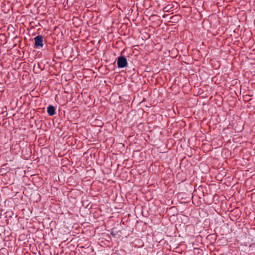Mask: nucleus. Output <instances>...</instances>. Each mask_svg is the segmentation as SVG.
<instances>
[{
    "instance_id": "obj_4",
    "label": "nucleus",
    "mask_w": 255,
    "mask_h": 255,
    "mask_svg": "<svg viewBox=\"0 0 255 255\" xmlns=\"http://www.w3.org/2000/svg\"><path fill=\"white\" fill-rule=\"evenodd\" d=\"M173 6L172 4H168L163 8V10L165 12H171L172 10Z\"/></svg>"
},
{
    "instance_id": "obj_2",
    "label": "nucleus",
    "mask_w": 255,
    "mask_h": 255,
    "mask_svg": "<svg viewBox=\"0 0 255 255\" xmlns=\"http://www.w3.org/2000/svg\"><path fill=\"white\" fill-rule=\"evenodd\" d=\"M128 62L126 57L120 56L117 59V65L119 68H124L127 66Z\"/></svg>"
},
{
    "instance_id": "obj_6",
    "label": "nucleus",
    "mask_w": 255,
    "mask_h": 255,
    "mask_svg": "<svg viewBox=\"0 0 255 255\" xmlns=\"http://www.w3.org/2000/svg\"><path fill=\"white\" fill-rule=\"evenodd\" d=\"M201 195H202L203 196H205V194H204V192H201Z\"/></svg>"
},
{
    "instance_id": "obj_5",
    "label": "nucleus",
    "mask_w": 255,
    "mask_h": 255,
    "mask_svg": "<svg viewBox=\"0 0 255 255\" xmlns=\"http://www.w3.org/2000/svg\"><path fill=\"white\" fill-rule=\"evenodd\" d=\"M192 199L193 200L195 198V195H193V194H192Z\"/></svg>"
},
{
    "instance_id": "obj_1",
    "label": "nucleus",
    "mask_w": 255,
    "mask_h": 255,
    "mask_svg": "<svg viewBox=\"0 0 255 255\" xmlns=\"http://www.w3.org/2000/svg\"><path fill=\"white\" fill-rule=\"evenodd\" d=\"M34 46L35 48H40L43 46V36L38 35L34 38Z\"/></svg>"
},
{
    "instance_id": "obj_7",
    "label": "nucleus",
    "mask_w": 255,
    "mask_h": 255,
    "mask_svg": "<svg viewBox=\"0 0 255 255\" xmlns=\"http://www.w3.org/2000/svg\"><path fill=\"white\" fill-rule=\"evenodd\" d=\"M113 97V96H112L111 97V98H110V101H112V99Z\"/></svg>"
},
{
    "instance_id": "obj_3",
    "label": "nucleus",
    "mask_w": 255,
    "mask_h": 255,
    "mask_svg": "<svg viewBox=\"0 0 255 255\" xmlns=\"http://www.w3.org/2000/svg\"><path fill=\"white\" fill-rule=\"evenodd\" d=\"M47 113L50 116H53L55 114V109L54 106L50 105L47 108Z\"/></svg>"
}]
</instances>
